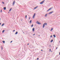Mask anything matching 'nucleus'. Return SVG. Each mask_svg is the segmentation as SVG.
I'll use <instances>...</instances> for the list:
<instances>
[{"label": "nucleus", "instance_id": "nucleus-1", "mask_svg": "<svg viewBox=\"0 0 60 60\" xmlns=\"http://www.w3.org/2000/svg\"><path fill=\"white\" fill-rule=\"evenodd\" d=\"M45 25H47V23H45L43 24V28H44V26H45Z\"/></svg>", "mask_w": 60, "mask_h": 60}, {"label": "nucleus", "instance_id": "nucleus-2", "mask_svg": "<svg viewBox=\"0 0 60 60\" xmlns=\"http://www.w3.org/2000/svg\"><path fill=\"white\" fill-rule=\"evenodd\" d=\"M36 23L37 24H38V25H41V23L39 22V21H38L37 22H36Z\"/></svg>", "mask_w": 60, "mask_h": 60}, {"label": "nucleus", "instance_id": "nucleus-3", "mask_svg": "<svg viewBox=\"0 0 60 60\" xmlns=\"http://www.w3.org/2000/svg\"><path fill=\"white\" fill-rule=\"evenodd\" d=\"M36 23L37 24H38V25H41V23L39 22V21H38L37 22H36Z\"/></svg>", "mask_w": 60, "mask_h": 60}, {"label": "nucleus", "instance_id": "nucleus-4", "mask_svg": "<svg viewBox=\"0 0 60 60\" xmlns=\"http://www.w3.org/2000/svg\"><path fill=\"white\" fill-rule=\"evenodd\" d=\"M35 13H34V15L33 16V19H34V17H35Z\"/></svg>", "mask_w": 60, "mask_h": 60}, {"label": "nucleus", "instance_id": "nucleus-5", "mask_svg": "<svg viewBox=\"0 0 60 60\" xmlns=\"http://www.w3.org/2000/svg\"><path fill=\"white\" fill-rule=\"evenodd\" d=\"M51 9H52V8H50L49 9L47 10V11H49L50 10H51Z\"/></svg>", "mask_w": 60, "mask_h": 60}, {"label": "nucleus", "instance_id": "nucleus-6", "mask_svg": "<svg viewBox=\"0 0 60 60\" xmlns=\"http://www.w3.org/2000/svg\"><path fill=\"white\" fill-rule=\"evenodd\" d=\"M53 12V11H52L50 12L49 13V14H51V13H53V12Z\"/></svg>", "mask_w": 60, "mask_h": 60}, {"label": "nucleus", "instance_id": "nucleus-7", "mask_svg": "<svg viewBox=\"0 0 60 60\" xmlns=\"http://www.w3.org/2000/svg\"><path fill=\"white\" fill-rule=\"evenodd\" d=\"M15 0L14 1L13 3V5H14V4H15Z\"/></svg>", "mask_w": 60, "mask_h": 60}, {"label": "nucleus", "instance_id": "nucleus-8", "mask_svg": "<svg viewBox=\"0 0 60 60\" xmlns=\"http://www.w3.org/2000/svg\"><path fill=\"white\" fill-rule=\"evenodd\" d=\"M32 31L33 32L34 31V27L32 29Z\"/></svg>", "mask_w": 60, "mask_h": 60}, {"label": "nucleus", "instance_id": "nucleus-9", "mask_svg": "<svg viewBox=\"0 0 60 60\" xmlns=\"http://www.w3.org/2000/svg\"><path fill=\"white\" fill-rule=\"evenodd\" d=\"M18 31L16 32L15 33V34H18Z\"/></svg>", "mask_w": 60, "mask_h": 60}, {"label": "nucleus", "instance_id": "nucleus-10", "mask_svg": "<svg viewBox=\"0 0 60 60\" xmlns=\"http://www.w3.org/2000/svg\"><path fill=\"white\" fill-rule=\"evenodd\" d=\"M43 4V3L42 1L40 3V4Z\"/></svg>", "mask_w": 60, "mask_h": 60}, {"label": "nucleus", "instance_id": "nucleus-11", "mask_svg": "<svg viewBox=\"0 0 60 60\" xmlns=\"http://www.w3.org/2000/svg\"><path fill=\"white\" fill-rule=\"evenodd\" d=\"M53 37H54V38H55L56 37V35H55V34L53 35Z\"/></svg>", "mask_w": 60, "mask_h": 60}, {"label": "nucleus", "instance_id": "nucleus-12", "mask_svg": "<svg viewBox=\"0 0 60 60\" xmlns=\"http://www.w3.org/2000/svg\"><path fill=\"white\" fill-rule=\"evenodd\" d=\"M3 9L4 10H6V7H4L3 8Z\"/></svg>", "mask_w": 60, "mask_h": 60}, {"label": "nucleus", "instance_id": "nucleus-13", "mask_svg": "<svg viewBox=\"0 0 60 60\" xmlns=\"http://www.w3.org/2000/svg\"><path fill=\"white\" fill-rule=\"evenodd\" d=\"M38 6H37L36 7H35V8H34V9H36V8H37V7H38Z\"/></svg>", "mask_w": 60, "mask_h": 60}, {"label": "nucleus", "instance_id": "nucleus-14", "mask_svg": "<svg viewBox=\"0 0 60 60\" xmlns=\"http://www.w3.org/2000/svg\"><path fill=\"white\" fill-rule=\"evenodd\" d=\"M53 39H52L51 40V42H53Z\"/></svg>", "mask_w": 60, "mask_h": 60}, {"label": "nucleus", "instance_id": "nucleus-15", "mask_svg": "<svg viewBox=\"0 0 60 60\" xmlns=\"http://www.w3.org/2000/svg\"><path fill=\"white\" fill-rule=\"evenodd\" d=\"M47 15H48V14H45V17H46V16H47Z\"/></svg>", "mask_w": 60, "mask_h": 60}, {"label": "nucleus", "instance_id": "nucleus-16", "mask_svg": "<svg viewBox=\"0 0 60 60\" xmlns=\"http://www.w3.org/2000/svg\"><path fill=\"white\" fill-rule=\"evenodd\" d=\"M34 26V25L33 24H32L31 26V27H33Z\"/></svg>", "mask_w": 60, "mask_h": 60}, {"label": "nucleus", "instance_id": "nucleus-17", "mask_svg": "<svg viewBox=\"0 0 60 60\" xmlns=\"http://www.w3.org/2000/svg\"><path fill=\"white\" fill-rule=\"evenodd\" d=\"M4 24L3 23V24L1 25L2 26H4Z\"/></svg>", "mask_w": 60, "mask_h": 60}, {"label": "nucleus", "instance_id": "nucleus-18", "mask_svg": "<svg viewBox=\"0 0 60 60\" xmlns=\"http://www.w3.org/2000/svg\"><path fill=\"white\" fill-rule=\"evenodd\" d=\"M3 43H5V41H3Z\"/></svg>", "mask_w": 60, "mask_h": 60}, {"label": "nucleus", "instance_id": "nucleus-19", "mask_svg": "<svg viewBox=\"0 0 60 60\" xmlns=\"http://www.w3.org/2000/svg\"><path fill=\"white\" fill-rule=\"evenodd\" d=\"M30 23H31L32 22V20H31L30 21Z\"/></svg>", "mask_w": 60, "mask_h": 60}, {"label": "nucleus", "instance_id": "nucleus-20", "mask_svg": "<svg viewBox=\"0 0 60 60\" xmlns=\"http://www.w3.org/2000/svg\"><path fill=\"white\" fill-rule=\"evenodd\" d=\"M5 31V30H3L2 31V33H4V31Z\"/></svg>", "mask_w": 60, "mask_h": 60}, {"label": "nucleus", "instance_id": "nucleus-21", "mask_svg": "<svg viewBox=\"0 0 60 60\" xmlns=\"http://www.w3.org/2000/svg\"><path fill=\"white\" fill-rule=\"evenodd\" d=\"M12 9V8H11L10 9V10H9V11H11V9Z\"/></svg>", "mask_w": 60, "mask_h": 60}, {"label": "nucleus", "instance_id": "nucleus-22", "mask_svg": "<svg viewBox=\"0 0 60 60\" xmlns=\"http://www.w3.org/2000/svg\"><path fill=\"white\" fill-rule=\"evenodd\" d=\"M53 29V28H52L51 30V31H52Z\"/></svg>", "mask_w": 60, "mask_h": 60}, {"label": "nucleus", "instance_id": "nucleus-23", "mask_svg": "<svg viewBox=\"0 0 60 60\" xmlns=\"http://www.w3.org/2000/svg\"><path fill=\"white\" fill-rule=\"evenodd\" d=\"M27 18V15H26L25 16V18Z\"/></svg>", "mask_w": 60, "mask_h": 60}, {"label": "nucleus", "instance_id": "nucleus-24", "mask_svg": "<svg viewBox=\"0 0 60 60\" xmlns=\"http://www.w3.org/2000/svg\"><path fill=\"white\" fill-rule=\"evenodd\" d=\"M3 47H2V46H1V49L2 50H3Z\"/></svg>", "mask_w": 60, "mask_h": 60}, {"label": "nucleus", "instance_id": "nucleus-25", "mask_svg": "<svg viewBox=\"0 0 60 60\" xmlns=\"http://www.w3.org/2000/svg\"><path fill=\"white\" fill-rule=\"evenodd\" d=\"M0 12H2V9H1V10Z\"/></svg>", "mask_w": 60, "mask_h": 60}, {"label": "nucleus", "instance_id": "nucleus-26", "mask_svg": "<svg viewBox=\"0 0 60 60\" xmlns=\"http://www.w3.org/2000/svg\"><path fill=\"white\" fill-rule=\"evenodd\" d=\"M2 3L3 4H4V2L3 1L2 2Z\"/></svg>", "mask_w": 60, "mask_h": 60}, {"label": "nucleus", "instance_id": "nucleus-27", "mask_svg": "<svg viewBox=\"0 0 60 60\" xmlns=\"http://www.w3.org/2000/svg\"><path fill=\"white\" fill-rule=\"evenodd\" d=\"M45 1V0H44L42 2L43 3V2H44Z\"/></svg>", "mask_w": 60, "mask_h": 60}, {"label": "nucleus", "instance_id": "nucleus-28", "mask_svg": "<svg viewBox=\"0 0 60 60\" xmlns=\"http://www.w3.org/2000/svg\"><path fill=\"white\" fill-rule=\"evenodd\" d=\"M52 37V35L51 36H50L51 38V37Z\"/></svg>", "mask_w": 60, "mask_h": 60}, {"label": "nucleus", "instance_id": "nucleus-29", "mask_svg": "<svg viewBox=\"0 0 60 60\" xmlns=\"http://www.w3.org/2000/svg\"><path fill=\"white\" fill-rule=\"evenodd\" d=\"M37 60H39V58H38L37 59Z\"/></svg>", "mask_w": 60, "mask_h": 60}, {"label": "nucleus", "instance_id": "nucleus-30", "mask_svg": "<svg viewBox=\"0 0 60 60\" xmlns=\"http://www.w3.org/2000/svg\"><path fill=\"white\" fill-rule=\"evenodd\" d=\"M15 30H14L13 31V32H15Z\"/></svg>", "mask_w": 60, "mask_h": 60}, {"label": "nucleus", "instance_id": "nucleus-31", "mask_svg": "<svg viewBox=\"0 0 60 60\" xmlns=\"http://www.w3.org/2000/svg\"><path fill=\"white\" fill-rule=\"evenodd\" d=\"M12 42V41H11L10 42H11H11Z\"/></svg>", "mask_w": 60, "mask_h": 60}, {"label": "nucleus", "instance_id": "nucleus-32", "mask_svg": "<svg viewBox=\"0 0 60 60\" xmlns=\"http://www.w3.org/2000/svg\"><path fill=\"white\" fill-rule=\"evenodd\" d=\"M50 51H51V49H50Z\"/></svg>", "mask_w": 60, "mask_h": 60}, {"label": "nucleus", "instance_id": "nucleus-33", "mask_svg": "<svg viewBox=\"0 0 60 60\" xmlns=\"http://www.w3.org/2000/svg\"><path fill=\"white\" fill-rule=\"evenodd\" d=\"M59 55H60V52H59Z\"/></svg>", "mask_w": 60, "mask_h": 60}, {"label": "nucleus", "instance_id": "nucleus-34", "mask_svg": "<svg viewBox=\"0 0 60 60\" xmlns=\"http://www.w3.org/2000/svg\"><path fill=\"white\" fill-rule=\"evenodd\" d=\"M1 23H0V25H1Z\"/></svg>", "mask_w": 60, "mask_h": 60}, {"label": "nucleus", "instance_id": "nucleus-35", "mask_svg": "<svg viewBox=\"0 0 60 60\" xmlns=\"http://www.w3.org/2000/svg\"><path fill=\"white\" fill-rule=\"evenodd\" d=\"M57 49V47L56 49Z\"/></svg>", "mask_w": 60, "mask_h": 60}, {"label": "nucleus", "instance_id": "nucleus-36", "mask_svg": "<svg viewBox=\"0 0 60 60\" xmlns=\"http://www.w3.org/2000/svg\"><path fill=\"white\" fill-rule=\"evenodd\" d=\"M30 19V17H29V19Z\"/></svg>", "mask_w": 60, "mask_h": 60}, {"label": "nucleus", "instance_id": "nucleus-37", "mask_svg": "<svg viewBox=\"0 0 60 60\" xmlns=\"http://www.w3.org/2000/svg\"><path fill=\"white\" fill-rule=\"evenodd\" d=\"M35 35V34H33V35Z\"/></svg>", "mask_w": 60, "mask_h": 60}, {"label": "nucleus", "instance_id": "nucleus-38", "mask_svg": "<svg viewBox=\"0 0 60 60\" xmlns=\"http://www.w3.org/2000/svg\"><path fill=\"white\" fill-rule=\"evenodd\" d=\"M50 47H51V45H50Z\"/></svg>", "mask_w": 60, "mask_h": 60}, {"label": "nucleus", "instance_id": "nucleus-39", "mask_svg": "<svg viewBox=\"0 0 60 60\" xmlns=\"http://www.w3.org/2000/svg\"><path fill=\"white\" fill-rule=\"evenodd\" d=\"M56 56H58V55H56Z\"/></svg>", "mask_w": 60, "mask_h": 60}, {"label": "nucleus", "instance_id": "nucleus-40", "mask_svg": "<svg viewBox=\"0 0 60 60\" xmlns=\"http://www.w3.org/2000/svg\"><path fill=\"white\" fill-rule=\"evenodd\" d=\"M41 51H42V50H41Z\"/></svg>", "mask_w": 60, "mask_h": 60}, {"label": "nucleus", "instance_id": "nucleus-41", "mask_svg": "<svg viewBox=\"0 0 60 60\" xmlns=\"http://www.w3.org/2000/svg\"><path fill=\"white\" fill-rule=\"evenodd\" d=\"M27 45H29V44H28Z\"/></svg>", "mask_w": 60, "mask_h": 60}, {"label": "nucleus", "instance_id": "nucleus-42", "mask_svg": "<svg viewBox=\"0 0 60 60\" xmlns=\"http://www.w3.org/2000/svg\"><path fill=\"white\" fill-rule=\"evenodd\" d=\"M40 35H39L38 36H40Z\"/></svg>", "mask_w": 60, "mask_h": 60}, {"label": "nucleus", "instance_id": "nucleus-43", "mask_svg": "<svg viewBox=\"0 0 60 60\" xmlns=\"http://www.w3.org/2000/svg\"><path fill=\"white\" fill-rule=\"evenodd\" d=\"M1 20V19H0V20Z\"/></svg>", "mask_w": 60, "mask_h": 60}, {"label": "nucleus", "instance_id": "nucleus-44", "mask_svg": "<svg viewBox=\"0 0 60 60\" xmlns=\"http://www.w3.org/2000/svg\"><path fill=\"white\" fill-rule=\"evenodd\" d=\"M59 42H60V41H59Z\"/></svg>", "mask_w": 60, "mask_h": 60}, {"label": "nucleus", "instance_id": "nucleus-45", "mask_svg": "<svg viewBox=\"0 0 60 60\" xmlns=\"http://www.w3.org/2000/svg\"><path fill=\"white\" fill-rule=\"evenodd\" d=\"M23 33H24V32H23Z\"/></svg>", "mask_w": 60, "mask_h": 60}, {"label": "nucleus", "instance_id": "nucleus-46", "mask_svg": "<svg viewBox=\"0 0 60 60\" xmlns=\"http://www.w3.org/2000/svg\"><path fill=\"white\" fill-rule=\"evenodd\" d=\"M51 52H52V51H51Z\"/></svg>", "mask_w": 60, "mask_h": 60}, {"label": "nucleus", "instance_id": "nucleus-47", "mask_svg": "<svg viewBox=\"0 0 60 60\" xmlns=\"http://www.w3.org/2000/svg\"><path fill=\"white\" fill-rule=\"evenodd\" d=\"M22 20H21V21Z\"/></svg>", "mask_w": 60, "mask_h": 60}]
</instances>
